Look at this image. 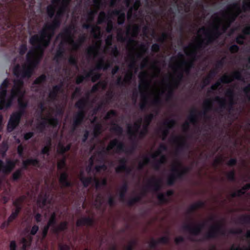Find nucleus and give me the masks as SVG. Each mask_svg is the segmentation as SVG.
<instances>
[{
  "mask_svg": "<svg viewBox=\"0 0 250 250\" xmlns=\"http://www.w3.org/2000/svg\"><path fill=\"white\" fill-rule=\"evenodd\" d=\"M22 0H0V46L6 47L19 34L22 24L17 18L12 20L17 10L16 2Z\"/></svg>",
  "mask_w": 250,
  "mask_h": 250,
  "instance_id": "obj_1",
  "label": "nucleus"
},
{
  "mask_svg": "<svg viewBox=\"0 0 250 250\" xmlns=\"http://www.w3.org/2000/svg\"><path fill=\"white\" fill-rule=\"evenodd\" d=\"M62 16H58L56 14L51 22L44 25L43 28L40 32V35L32 36L29 39V43L36 50L44 52L49 46L50 40L55 34L56 30L61 25Z\"/></svg>",
  "mask_w": 250,
  "mask_h": 250,
  "instance_id": "obj_2",
  "label": "nucleus"
},
{
  "mask_svg": "<svg viewBox=\"0 0 250 250\" xmlns=\"http://www.w3.org/2000/svg\"><path fill=\"white\" fill-rule=\"evenodd\" d=\"M44 52L33 49L30 50L26 55V62L21 66L17 64L13 68L14 75L17 78L23 79L31 77L35 68L39 64L43 55Z\"/></svg>",
  "mask_w": 250,
  "mask_h": 250,
  "instance_id": "obj_3",
  "label": "nucleus"
},
{
  "mask_svg": "<svg viewBox=\"0 0 250 250\" xmlns=\"http://www.w3.org/2000/svg\"><path fill=\"white\" fill-rule=\"evenodd\" d=\"M199 31H203L206 37L205 41H202L196 46V48L199 50H203L207 46L213 43L222 34L219 26L217 25L214 26L213 30L211 32H207L205 27H201Z\"/></svg>",
  "mask_w": 250,
  "mask_h": 250,
  "instance_id": "obj_4",
  "label": "nucleus"
},
{
  "mask_svg": "<svg viewBox=\"0 0 250 250\" xmlns=\"http://www.w3.org/2000/svg\"><path fill=\"white\" fill-rule=\"evenodd\" d=\"M226 95L229 98V101L228 103H227L226 100L224 98H221L219 96H216L215 98V101L217 102L219 104L218 107L214 109L215 111L221 112L224 109H226L228 111L233 110V105L235 104L233 100L234 91L233 90L229 89L227 91Z\"/></svg>",
  "mask_w": 250,
  "mask_h": 250,
  "instance_id": "obj_5",
  "label": "nucleus"
},
{
  "mask_svg": "<svg viewBox=\"0 0 250 250\" xmlns=\"http://www.w3.org/2000/svg\"><path fill=\"white\" fill-rule=\"evenodd\" d=\"M233 79L244 81V79L241 74V71H236L233 72L230 76L225 75L221 77L217 82L212 85L210 87V90L212 91L216 90L222 83H229L233 81Z\"/></svg>",
  "mask_w": 250,
  "mask_h": 250,
  "instance_id": "obj_6",
  "label": "nucleus"
},
{
  "mask_svg": "<svg viewBox=\"0 0 250 250\" xmlns=\"http://www.w3.org/2000/svg\"><path fill=\"white\" fill-rule=\"evenodd\" d=\"M229 8L234 9L237 10V12L236 13L232 14L229 16L227 20V25H224L222 28V30L223 32L226 31L227 29L230 26V24L236 20L238 15L241 12V9L238 3L236 2L233 3L230 6H229Z\"/></svg>",
  "mask_w": 250,
  "mask_h": 250,
  "instance_id": "obj_7",
  "label": "nucleus"
},
{
  "mask_svg": "<svg viewBox=\"0 0 250 250\" xmlns=\"http://www.w3.org/2000/svg\"><path fill=\"white\" fill-rule=\"evenodd\" d=\"M43 121L38 124L36 128L40 132H42L45 129L46 125H48L52 126L53 127H56L59 124V120L56 117H52L50 118H42Z\"/></svg>",
  "mask_w": 250,
  "mask_h": 250,
  "instance_id": "obj_8",
  "label": "nucleus"
},
{
  "mask_svg": "<svg viewBox=\"0 0 250 250\" xmlns=\"http://www.w3.org/2000/svg\"><path fill=\"white\" fill-rule=\"evenodd\" d=\"M21 118V115L16 112L11 115L7 127L8 132H11L16 128L19 125Z\"/></svg>",
  "mask_w": 250,
  "mask_h": 250,
  "instance_id": "obj_9",
  "label": "nucleus"
},
{
  "mask_svg": "<svg viewBox=\"0 0 250 250\" xmlns=\"http://www.w3.org/2000/svg\"><path fill=\"white\" fill-rule=\"evenodd\" d=\"M116 148V152L120 153L124 152L126 153V149L125 144L117 139H114L111 141L107 146V150H110Z\"/></svg>",
  "mask_w": 250,
  "mask_h": 250,
  "instance_id": "obj_10",
  "label": "nucleus"
},
{
  "mask_svg": "<svg viewBox=\"0 0 250 250\" xmlns=\"http://www.w3.org/2000/svg\"><path fill=\"white\" fill-rule=\"evenodd\" d=\"M205 223H203L195 226H193L190 224H187L183 225L182 229L184 231L188 232L192 235L197 236L201 232V231L205 226Z\"/></svg>",
  "mask_w": 250,
  "mask_h": 250,
  "instance_id": "obj_11",
  "label": "nucleus"
},
{
  "mask_svg": "<svg viewBox=\"0 0 250 250\" xmlns=\"http://www.w3.org/2000/svg\"><path fill=\"white\" fill-rule=\"evenodd\" d=\"M7 91L6 89L0 88V103L5 105V109H8L11 107L13 101L15 98V96L12 95L11 92V95L8 98H6Z\"/></svg>",
  "mask_w": 250,
  "mask_h": 250,
  "instance_id": "obj_12",
  "label": "nucleus"
},
{
  "mask_svg": "<svg viewBox=\"0 0 250 250\" xmlns=\"http://www.w3.org/2000/svg\"><path fill=\"white\" fill-rule=\"evenodd\" d=\"M219 234L225 235V231L222 229V226L219 224L212 226L209 231L206 234L205 237L208 239L215 238Z\"/></svg>",
  "mask_w": 250,
  "mask_h": 250,
  "instance_id": "obj_13",
  "label": "nucleus"
},
{
  "mask_svg": "<svg viewBox=\"0 0 250 250\" xmlns=\"http://www.w3.org/2000/svg\"><path fill=\"white\" fill-rule=\"evenodd\" d=\"M16 165V161L7 159L6 165H4L3 162L0 159V172L4 174L10 173L14 168Z\"/></svg>",
  "mask_w": 250,
  "mask_h": 250,
  "instance_id": "obj_14",
  "label": "nucleus"
},
{
  "mask_svg": "<svg viewBox=\"0 0 250 250\" xmlns=\"http://www.w3.org/2000/svg\"><path fill=\"white\" fill-rule=\"evenodd\" d=\"M161 183L162 180L161 179H156L153 177L148 181L146 188L156 192L161 190L162 188Z\"/></svg>",
  "mask_w": 250,
  "mask_h": 250,
  "instance_id": "obj_15",
  "label": "nucleus"
},
{
  "mask_svg": "<svg viewBox=\"0 0 250 250\" xmlns=\"http://www.w3.org/2000/svg\"><path fill=\"white\" fill-rule=\"evenodd\" d=\"M176 122L173 119L167 120L163 123L165 129L162 132V139L165 140L169 134V130L175 125Z\"/></svg>",
  "mask_w": 250,
  "mask_h": 250,
  "instance_id": "obj_16",
  "label": "nucleus"
},
{
  "mask_svg": "<svg viewBox=\"0 0 250 250\" xmlns=\"http://www.w3.org/2000/svg\"><path fill=\"white\" fill-rule=\"evenodd\" d=\"M85 115V112L79 111L74 116L73 119L72 126L73 131H74L77 127L79 126L83 123Z\"/></svg>",
  "mask_w": 250,
  "mask_h": 250,
  "instance_id": "obj_17",
  "label": "nucleus"
},
{
  "mask_svg": "<svg viewBox=\"0 0 250 250\" xmlns=\"http://www.w3.org/2000/svg\"><path fill=\"white\" fill-rule=\"evenodd\" d=\"M23 80L22 78H18L14 81V86L11 89V93L15 97L21 93V88L23 85Z\"/></svg>",
  "mask_w": 250,
  "mask_h": 250,
  "instance_id": "obj_18",
  "label": "nucleus"
},
{
  "mask_svg": "<svg viewBox=\"0 0 250 250\" xmlns=\"http://www.w3.org/2000/svg\"><path fill=\"white\" fill-rule=\"evenodd\" d=\"M180 142L178 143L177 147L176 148V152H178L185 149L188 148V145L186 140L182 137H175L172 138V141L174 143H177L179 141Z\"/></svg>",
  "mask_w": 250,
  "mask_h": 250,
  "instance_id": "obj_19",
  "label": "nucleus"
},
{
  "mask_svg": "<svg viewBox=\"0 0 250 250\" xmlns=\"http://www.w3.org/2000/svg\"><path fill=\"white\" fill-rule=\"evenodd\" d=\"M62 83H61L53 86L52 89L50 91L48 95L50 101H54L57 99L58 94L62 90Z\"/></svg>",
  "mask_w": 250,
  "mask_h": 250,
  "instance_id": "obj_20",
  "label": "nucleus"
},
{
  "mask_svg": "<svg viewBox=\"0 0 250 250\" xmlns=\"http://www.w3.org/2000/svg\"><path fill=\"white\" fill-rule=\"evenodd\" d=\"M142 122V119L140 118L138 121L136 123H135L133 125V127L131 125H129L128 126V134L130 136V139L131 140L132 139V137H134V139L136 137V134L135 132H133L132 130V128H133L136 132H138L139 129L141 127V123Z\"/></svg>",
  "mask_w": 250,
  "mask_h": 250,
  "instance_id": "obj_21",
  "label": "nucleus"
},
{
  "mask_svg": "<svg viewBox=\"0 0 250 250\" xmlns=\"http://www.w3.org/2000/svg\"><path fill=\"white\" fill-rule=\"evenodd\" d=\"M94 219L90 217H84L78 220L76 222L77 227L82 226H92L94 224Z\"/></svg>",
  "mask_w": 250,
  "mask_h": 250,
  "instance_id": "obj_22",
  "label": "nucleus"
},
{
  "mask_svg": "<svg viewBox=\"0 0 250 250\" xmlns=\"http://www.w3.org/2000/svg\"><path fill=\"white\" fill-rule=\"evenodd\" d=\"M94 219L90 217H84L78 220L76 222L77 227L82 226H92L94 224Z\"/></svg>",
  "mask_w": 250,
  "mask_h": 250,
  "instance_id": "obj_23",
  "label": "nucleus"
},
{
  "mask_svg": "<svg viewBox=\"0 0 250 250\" xmlns=\"http://www.w3.org/2000/svg\"><path fill=\"white\" fill-rule=\"evenodd\" d=\"M171 170L173 172H176L177 176L179 177V180H182L184 176L189 172L190 168L189 167H183L182 169L180 170L177 167L173 165Z\"/></svg>",
  "mask_w": 250,
  "mask_h": 250,
  "instance_id": "obj_24",
  "label": "nucleus"
},
{
  "mask_svg": "<svg viewBox=\"0 0 250 250\" xmlns=\"http://www.w3.org/2000/svg\"><path fill=\"white\" fill-rule=\"evenodd\" d=\"M71 1V0H62L61 2L62 3L61 6L56 13L58 16L63 17L65 12L68 8Z\"/></svg>",
  "mask_w": 250,
  "mask_h": 250,
  "instance_id": "obj_25",
  "label": "nucleus"
},
{
  "mask_svg": "<svg viewBox=\"0 0 250 250\" xmlns=\"http://www.w3.org/2000/svg\"><path fill=\"white\" fill-rule=\"evenodd\" d=\"M204 110L203 112H199V115L201 116H204L206 118H209V117L207 116V113L208 111H210L212 109V104L211 100L210 99L206 100L204 102Z\"/></svg>",
  "mask_w": 250,
  "mask_h": 250,
  "instance_id": "obj_26",
  "label": "nucleus"
},
{
  "mask_svg": "<svg viewBox=\"0 0 250 250\" xmlns=\"http://www.w3.org/2000/svg\"><path fill=\"white\" fill-rule=\"evenodd\" d=\"M59 182L64 187H70L72 186L71 182L68 180V174L66 172L61 174Z\"/></svg>",
  "mask_w": 250,
  "mask_h": 250,
  "instance_id": "obj_27",
  "label": "nucleus"
},
{
  "mask_svg": "<svg viewBox=\"0 0 250 250\" xmlns=\"http://www.w3.org/2000/svg\"><path fill=\"white\" fill-rule=\"evenodd\" d=\"M112 14L118 16L117 23L118 25H123L125 21V14L121 10H114L112 12Z\"/></svg>",
  "mask_w": 250,
  "mask_h": 250,
  "instance_id": "obj_28",
  "label": "nucleus"
},
{
  "mask_svg": "<svg viewBox=\"0 0 250 250\" xmlns=\"http://www.w3.org/2000/svg\"><path fill=\"white\" fill-rule=\"evenodd\" d=\"M65 48L63 46V43L61 42L59 45V48L57 50L56 53L54 56V59L56 62H58L61 59H62L64 57L65 54Z\"/></svg>",
  "mask_w": 250,
  "mask_h": 250,
  "instance_id": "obj_29",
  "label": "nucleus"
},
{
  "mask_svg": "<svg viewBox=\"0 0 250 250\" xmlns=\"http://www.w3.org/2000/svg\"><path fill=\"white\" fill-rule=\"evenodd\" d=\"M161 157L159 160H155L153 164V167L155 170H159L162 165L165 164L167 162V158L165 155H161Z\"/></svg>",
  "mask_w": 250,
  "mask_h": 250,
  "instance_id": "obj_30",
  "label": "nucleus"
},
{
  "mask_svg": "<svg viewBox=\"0 0 250 250\" xmlns=\"http://www.w3.org/2000/svg\"><path fill=\"white\" fill-rule=\"evenodd\" d=\"M67 228L68 222L66 221H63L61 222L58 226H54V227L51 228V229L53 233L55 234H58L61 231H63L66 230Z\"/></svg>",
  "mask_w": 250,
  "mask_h": 250,
  "instance_id": "obj_31",
  "label": "nucleus"
},
{
  "mask_svg": "<svg viewBox=\"0 0 250 250\" xmlns=\"http://www.w3.org/2000/svg\"><path fill=\"white\" fill-rule=\"evenodd\" d=\"M128 186L127 182L125 181L120 189L119 198L120 201L125 202V194L128 190Z\"/></svg>",
  "mask_w": 250,
  "mask_h": 250,
  "instance_id": "obj_32",
  "label": "nucleus"
},
{
  "mask_svg": "<svg viewBox=\"0 0 250 250\" xmlns=\"http://www.w3.org/2000/svg\"><path fill=\"white\" fill-rule=\"evenodd\" d=\"M89 93L87 94V98L86 99L82 98L79 100L75 103V107L79 109V111H83L85 112L84 109L87 104L88 99L89 98Z\"/></svg>",
  "mask_w": 250,
  "mask_h": 250,
  "instance_id": "obj_33",
  "label": "nucleus"
},
{
  "mask_svg": "<svg viewBox=\"0 0 250 250\" xmlns=\"http://www.w3.org/2000/svg\"><path fill=\"white\" fill-rule=\"evenodd\" d=\"M147 73L146 72H144L140 73L139 75V78L141 83L139 85V88L141 89L142 87H146L148 85V82L147 80Z\"/></svg>",
  "mask_w": 250,
  "mask_h": 250,
  "instance_id": "obj_34",
  "label": "nucleus"
},
{
  "mask_svg": "<svg viewBox=\"0 0 250 250\" xmlns=\"http://www.w3.org/2000/svg\"><path fill=\"white\" fill-rule=\"evenodd\" d=\"M18 104L19 109L18 111H16V113H18L19 115L22 117L25 113V110L28 106V104L26 102H24L21 99L18 100Z\"/></svg>",
  "mask_w": 250,
  "mask_h": 250,
  "instance_id": "obj_35",
  "label": "nucleus"
},
{
  "mask_svg": "<svg viewBox=\"0 0 250 250\" xmlns=\"http://www.w3.org/2000/svg\"><path fill=\"white\" fill-rule=\"evenodd\" d=\"M62 38L66 39L67 41H70L72 39H73V37L72 36V28L69 27L65 28L63 32L60 33L59 34Z\"/></svg>",
  "mask_w": 250,
  "mask_h": 250,
  "instance_id": "obj_36",
  "label": "nucleus"
},
{
  "mask_svg": "<svg viewBox=\"0 0 250 250\" xmlns=\"http://www.w3.org/2000/svg\"><path fill=\"white\" fill-rule=\"evenodd\" d=\"M110 67L111 64L109 62H105L104 60L102 59L97 64L95 69L98 70L103 69V70L105 71Z\"/></svg>",
  "mask_w": 250,
  "mask_h": 250,
  "instance_id": "obj_37",
  "label": "nucleus"
},
{
  "mask_svg": "<svg viewBox=\"0 0 250 250\" xmlns=\"http://www.w3.org/2000/svg\"><path fill=\"white\" fill-rule=\"evenodd\" d=\"M167 146L165 144H162L160 145L157 151H156L153 154H152L151 155L150 157L151 158H152L153 159H156V158L158 156L162 155V151H167Z\"/></svg>",
  "mask_w": 250,
  "mask_h": 250,
  "instance_id": "obj_38",
  "label": "nucleus"
},
{
  "mask_svg": "<svg viewBox=\"0 0 250 250\" xmlns=\"http://www.w3.org/2000/svg\"><path fill=\"white\" fill-rule=\"evenodd\" d=\"M167 180V185L168 186H173L177 180H179L176 172H173L172 170Z\"/></svg>",
  "mask_w": 250,
  "mask_h": 250,
  "instance_id": "obj_39",
  "label": "nucleus"
},
{
  "mask_svg": "<svg viewBox=\"0 0 250 250\" xmlns=\"http://www.w3.org/2000/svg\"><path fill=\"white\" fill-rule=\"evenodd\" d=\"M197 110L195 108L192 109L190 112V115L188 117V120L193 124L198 123V117L196 115Z\"/></svg>",
  "mask_w": 250,
  "mask_h": 250,
  "instance_id": "obj_40",
  "label": "nucleus"
},
{
  "mask_svg": "<svg viewBox=\"0 0 250 250\" xmlns=\"http://www.w3.org/2000/svg\"><path fill=\"white\" fill-rule=\"evenodd\" d=\"M92 74H93V70H90L89 72H86L85 76L80 75L78 76L76 79V83L77 84L82 83L84 80L91 77Z\"/></svg>",
  "mask_w": 250,
  "mask_h": 250,
  "instance_id": "obj_41",
  "label": "nucleus"
},
{
  "mask_svg": "<svg viewBox=\"0 0 250 250\" xmlns=\"http://www.w3.org/2000/svg\"><path fill=\"white\" fill-rule=\"evenodd\" d=\"M25 197L24 196H21L16 199L13 202V204L15 207V209H19V212H21V204L25 199Z\"/></svg>",
  "mask_w": 250,
  "mask_h": 250,
  "instance_id": "obj_42",
  "label": "nucleus"
},
{
  "mask_svg": "<svg viewBox=\"0 0 250 250\" xmlns=\"http://www.w3.org/2000/svg\"><path fill=\"white\" fill-rule=\"evenodd\" d=\"M109 18L110 16L108 15H106L104 11H101L98 16V23L99 24H102L104 22H105Z\"/></svg>",
  "mask_w": 250,
  "mask_h": 250,
  "instance_id": "obj_43",
  "label": "nucleus"
},
{
  "mask_svg": "<svg viewBox=\"0 0 250 250\" xmlns=\"http://www.w3.org/2000/svg\"><path fill=\"white\" fill-rule=\"evenodd\" d=\"M80 180L83 183L84 188H87L91 183L93 178L92 177H85L83 175H81Z\"/></svg>",
  "mask_w": 250,
  "mask_h": 250,
  "instance_id": "obj_44",
  "label": "nucleus"
},
{
  "mask_svg": "<svg viewBox=\"0 0 250 250\" xmlns=\"http://www.w3.org/2000/svg\"><path fill=\"white\" fill-rule=\"evenodd\" d=\"M51 140L49 139L46 145L44 146L41 150V153L43 155H47V156L49 155V152L51 149Z\"/></svg>",
  "mask_w": 250,
  "mask_h": 250,
  "instance_id": "obj_45",
  "label": "nucleus"
},
{
  "mask_svg": "<svg viewBox=\"0 0 250 250\" xmlns=\"http://www.w3.org/2000/svg\"><path fill=\"white\" fill-rule=\"evenodd\" d=\"M142 199L141 195H137L129 199L127 202V205L129 207H132L136 203L139 202Z\"/></svg>",
  "mask_w": 250,
  "mask_h": 250,
  "instance_id": "obj_46",
  "label": "nucleus"
},
{
  "mask_svg": "<svg viewBox=\"0 0 250 250\" xmlns=\"http://www.w3.org/2000/svg\"><path fill=\"white\" fill-rule=\"evenodd\" d=\"M106 84L103 81H100L97 83L94 84L91 89V92L92 93H95L99 91L100 87H102L103 89L105 88Z\"/></svg>",
  "mask_w": 250,
  "mask_h": 250,
  "instance_id": "obj_47",
  "label": "nucleus"
},
{
  "mask_svg": "<svg viewBox=\"0 0 250 250\" xmlns=\"http://www.w3.org/2000/svg\"><path fill=\"white\" fill-rule=\"evenodd\" d=\"M83 27L85 29H89L92 28L91 32L93 34H95L96 31H100V27L98 26L93 25L90 23H84L83 25Z\"/></svg>",
  "mask_w": 250,
  "mask_h": 250,
  "instance_id": "obj_48",
  "label": "nucleus"
},
{
  "mask_svg": "<svg viewBox=\"0 0 250 250\" xmlns=\"http://www.w3.org/2000/svg\"><path fill=\"white\" fill-rule=\"evenodd\" d=\"M56 214L55 212H53L51 214V216L49 219V221L47 224V225L50 227H52V228H53L54 226H56Z\"/></svg>",
  "mask_w": 250,
  "mask_h": 250,
  "instance_id": "obj_49",
  "label": "nucleus"
},
{
  "mask_svg": "<svg viewBox=\"0 0 250 250\" xmlns=\"http://www.w3.org/2000/svg\"><path fill=\"white\" fill-rule=\"evenodd\" d=\"M173 87H174L172 85ZM174 87H172L171 85H168V90L166 94V100L167 102L171 101L174 96Z\"/></svg>",
  "mask_w": 250,
  "mask_h": 250,
  "instance_id": "obj_50",
  "label": "nucleus"
},
{
  "mask_svg": "<svg viewBox=\"0 0 250 250\" xmlns=\"http://www.w3.org/2000/svg\"><path fill=\"white\" fill-rule=\"evenodd\" d=\"M182 63L186 66L184 69L185 72L188 74H189L191 68H192L193 67V61H190L188 62L184 61Z\"/></svg>",
  "mask_w": 250,
  "mask_h": 250,
  "instance_id": "obj_51",
  "label": "nucleus"
},
{
  "mask_svg": "<svg viewBox=\"0 0 250 250\" xmlns=\"http://www.w3.org/2000/svg\"><path fill=\"white\" fill-rule=\"evenodd\" d=\"M46 80V76L44 74H42L37 78L34 81L33 84L36 85H40L44 83Z\"/></svg>",
  "mask_w": 250,
  "mask_h": 250,
  "instance_id": "obj_52",
  "label": "nucleus"
},
{
  "mask_svg": "<svg viewBox=\"0 0 250 250\" xmlns=\"http://www.w3.org/2000/svg\"><path fill=\"white\" fill-rule=\"evenodd\" d=\"M111 129L118 136H120L123 135V129L121 126L117 124H114V126L111 128Z\"/></svg>",
  "mask_w": 250,
  "mask_h": 250,
  "instance_id": "obj_53",
  "label": "nucleus"
},
{
  "mask_svg": "<svg viewBox=\"0 0 250 250\" xmlns=\"http://www.w3.org/2000/svg\"><path fill=\"white\" fill-rule=\"evenodd\" d=\"M238 222L241 224H250V215H244L240 217Z\"/></svg>",
  "mask_w": 250,
  "mask_h": 250,
  "instance_id": "obj_54",
  "label": "nucleus"
},
{
  "mask_svg": "<svg viewBox=\"0 0 250 250\" xmlns=\"http://www.w3.org/2000/svg\"><path fill=\"white\" fill-rule=\"evenodd\" d=\"M97 52V48L96 46H91L86 50V54L89 57L95 56Z\"/></svg>",
  "mask_w": 250,
  "mask_h": 250,
  "instance_id": "obj_55",
  "label": "nucleus"
},
{
  "mask_svg": "<svg viewBox=\"0 0 250 250\" xmlns=\"http://www.w3.org/2000/svg\"><path fill=\"white\" fill-rule=\"evenodd\" d=\"M155 116L152 113H150L146 115L144 119V122L145 123L144 125H147V126L148 127Z\"/></svg>",
  "mask_w": 250,
  "mask_h": 250,
  "instance_id": "obj_56",
  "label": "nucleus"
},
{
  "mask_svg": "<svg viewBox=\"0 0 250 250\" xmlns=\"http://www.w3.org/2000/svg\"><path fill=\"white\" fill-rule=\"evenodd\" d=\"M184 75L182 72H179L177 76V79L175 80L173 83V86L175 88H177L179 85L180 82L182 80Z\"/></svg>",
  "mask_w": 250,
  "mask_h": 250,
  "instance_id": "obj_57",
  "label": "nucleus"
},
{
  "mask_svg": "<svg viewBox=\"0 0 250 250\" xmlns=\"http://www.w3.org/2000/svg\"><path fill=\"white\" fill-rule=\"evenodd\" d=\"M47 13L48 17L52 19L54 17L55 8L54 6L52 5H49L46 8Z\"/></svg>",
  "mask_w": 250,
  "mask_h": 250,
  "instance_id": "obj_58",
  "label": "nucleus"
},
{
  "mask_svg": "<svg viewBox=\"0 0 250 250\" xmlns=\"http://www.w3.org/2000/svg\"><path fill=\"white\" fill-rule=\"evenodd\" d=\"M20 212H19V209H14L12 212V213L8 218V220L9 222L11 223L13 222L19 215Z\"/></svg>",
  "mask_w": 250,
  "mask_h": 250,
  "instance_id": "obj_59",
  "label": "nucleus"
},
{
  "mask_svg": "<svg viewBox=\"0 0 250 250\" xmlns=\"http://www.w3.org/2000/svg\"><path fill=\"white\" fill-rule=\"evenodd\" d=\"M242 91L248 100L250 101V83H248L246 86L243 87Z\"/></svg>",
  "mask_w": 250,
  "mask_h": 250,
  "instance_id": "obj_60",
  "label": "nucleus"
},
{
  "mask_svg": "<svg viewBox=\"0 0 250 250\" xmlns=\"http://www.w3.org/2000/svg\"><path fill=\"white\" fill-rule=\"evenodd\" d=\"M227 178L228 180L231 182H235L236 181L235 171L234 169L230 171L227 174Z\"/></svg>",
  "mask_w": 250,
  "mask_h": 250,
  "instance_id": "obj_61",
  "label": "nucleus"
},
{
  "mask_svg": "<svg viewBox=\"0 0 250 250\" xmlns=\"http://www.w3.org/2000/svg\"><path fill=\"white\" fill-rule=\"evenodd\" d=\"M157 199L161 204L167 203L168 201L165 194L163 193H160L158 195Z\"/></svg>",
  "mask_w": 250,
  "mask_h": 250,
  "instance_id": "obj_62",
  "label": "nucleus"
},
{
  "mask_svg": "<svg viewBox=\"0 0 250 250\" xmlns=\"http://www.w3.org/2000/svg\"><path fill=\"white\" fill-rule=\"evenodd\" d=\"M8 150V146L6 144H3L0 148V156L2 158L6 156V152Z\"/></svg>",
  "mask_w": 250,
  "mask_h": 250,
  "instance_id": "obj_63",
  "label": "nucleus"
},
{
  "mask_svg": "<svg viewBox=\"0 0 250 250\" xmlns=\"http://www.w3.org/2000/svg\"><path fill=\"white\" fill-rule=\"evenodd\" d=\"M22 171L21 169H17L12 174V179L14 181H18L21 176Z\"/></svg>",
  "mask_w": 250,
  "mask_h": 250,
  "instance_id": "obj_64",
  "label": "nucleus"
}]
</instances>
